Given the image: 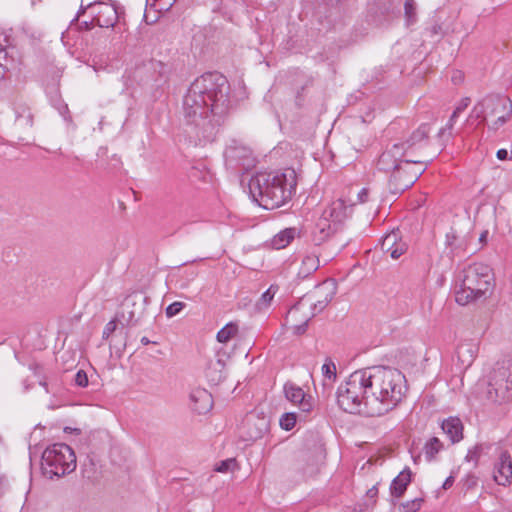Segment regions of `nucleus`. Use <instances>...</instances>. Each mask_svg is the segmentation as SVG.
Masks as SVG:
<instances>
[{
	"label": "nucleus",
	"instance_id": "f257e3e1",
	"mask_svg": "<svg viewBox=\"0 0 512 512\" xmlns=\"http://www.w3.org/2000/svg\"><path fill=\"white\" fill-rule=\"evenodd\" d=\"M404 374L386 366L354 371L337 390L339 407L351 414L382 416L394 409L407 393Z\"/></svg>",
	"mask_w": 512,
	"mask_h": 512
},
{
	"label": "nucleus",
	"instance_id": "f03ea898",
	"mask_svg": "<svg viewBox=\"0 0 512 512\" xmlns=\"http://www.w3.org/2000/svg\"><path fill=\"white\" fill-rule=\"evenodd\" d=\"M230 107L229 83L220 73H206L189 87L183 99V116L190 134L199 142L214 140Z\"/></svg>",
	"mask_w": 512,
	"mask_h": 512
},
{
	"label": "nucleus",
	"instance_id": "7ed1b4c3",
	"mask_svg": "<svg viewBox=\"0 0 512 512\" xmlns=\"http://www.w3.org/2000/svg\"><path fill=\"white\" fill-rule=\"evenodd\" d=\"M431 132L429 124H422L405 140L387 147L380 155L378 168L391 172L389 183L394 193L403 192L411 187L427 168L424 153L428 136Z\"/></svg>",
	"mask_w": 512,
	"mask_h": 512
},
{
	"label": "nucleus",
	"instance_id": "20e7f679",
	"mask_svg": "<svg viewBox=\"0 0 512 512\" xmlns=\"http://www.w3.org/2000/svg\"><path fill=\"white\" fill-rule=\"evenodd\" d=\"M297 176L293 169L283 172L258 173L248 184L252 198L265 209H276L295 193Z\"/></svg>",
	"mask_w": 512,
	"mask_h": 512
},
{
	"label": "nucleus",
	"instance_id": "39448f33",
	"mask_svg": "<svg viewBox=\"0 0 512 512\" xmlns=\"http://www.w3.org/2000/svg\"><path fill=\"white\" fill-rule=\"evenodd\" d=\"M492 287V269L483 263L471 264L457 276L455 300L460 305H467L485 296Z\"/></svg>",
	"mask_w": 512,
	"mask_h": 512
},
{
	"label": "nucleus",
	"instance_id": "423d86ee",
	"mask_svg": "<svg viewBox=\"0 0 512 512\" xmlns=\"http://www.w3.org/2000/svg\"><path fill=\"white\" fill-rule=\"evenodd\" d=\"M488 116L496 117L494 121L487 124L488 129L494 132L497 131L511 119L512 101L502 95H487L475 104L467 122L476 119L481 124Z\"/></svg>",
	"mask_w": 512,
	"mask_h": 512
},
{
	"label": "nucleus",
	"instance_id": "0eeeda50",
	"mask_svg": "<svg viewBox=\"0 0 512 512\" xmlns=\"http://www.w3.org/2000/svg\"><path fill=\"white\" fill-rule=\"evenodd\" d=\"M42 470L49 478L61 477L76 469V456L70 446L65 443H55L42 453Z\"/></svg>",
	"mask_w": 512,
	"mask_h": 512
},
{
	"label": "nucleus",
	"instance_id": "6e6552de",
	"mask_svg": "<svg viewBox=\"0 0 512 512\" xmlns=\"http://www.w3.org/2000/svg\"><path fill=\"white\" fill-rule=\"evenodd\" d=\"M493 479L502 486L512 483V456L508 450H499L494 462Z\"/></svg>",
	"mask_w": 512,
	"mask_h": 512
},
{
	"label": "nucleus",
	"instance_id": "1a4fd4ad",
	"mask_svg": "<svg viewBox=\"0 0 512 512\" xmlns=\"http://www.w3.org/2000/svg\"><path fill=\"white\" fill-rule=\"evenodd\" d=\"M94 21L102 28L113 27L118 21V10L114 3L96 0Z\"/></svg>",
	"mask_w": 512,
	"mask_h": 512
},
{
	"label": "nucleus",
	"instance_id": "9d476101",
	"mask_svg": "<svg viewBox=\"0 0 512 512\" xmlns=\"http://www.w3.org/2000/svg\"><path fill=\"white\" fill-rule=\"evenodd\" d=\"M242 429V436L245 440L255 441L262 438L267 432L268 420L265 417L250 414L246 417Z\"/></svg>",
	"mask_w": 512,
	"mask_h": 512
},
{
	"label": "nucleus",
	"instance_id": "9b49d317",
	"mask_svg": "<svg viewBox=\"0 0 512 512\" xmlns=\"http://www.w3.org/2000/svg\"><path fill=\"white\" fill-rule=\"evenodd\" d=\"M381 250L385 254H389L392 259H398L408 248L400 236L398 230H393L386 234L381 240Z\"/></svg>",
	"mask_w": 512,
	"mask_h": 512
},
{
	"label": "nucleus",
	"instance_id": "f8f14e48",
	"mask_svg": "<svg viewBox=\"0 0 512 512\" xmlns=\"http://www.w3.org/2000/svg\"><path fill=\"white\" fill-rule=\"evenodd\" d=\"M337 293V285L334 280H326L316 289L317 300L312 306V316L320 313L332 301Z\"/></svg>",
	"mask_w": 512,
	"mask_h": 512
},
{
	"label": "nucleus",
	"instance_id": "ddd939ff",
	"mask_svg": "<svg viewBox=\"0 0 512 512\" xmlns=\"http://www.w3.org/2000/svg\"><path fill=\"white\" fill-rule=\"evenodd\" d=\"M285 397L293 404H297L303 412H309L312 409L310 397H307L303 389L292 382L284 385Z\"/></svg>",
	"mask_w": 512,
	"mask_h": 512
},
{
	"label": "nucleus",
	"instance_id": "4468645a",
	"mask_svg": "<svg viewBox=\"0 0 512 512\" xmlns=\"http://www.w3.org/2000/svg\"><path fill=\"white\" fill-rule=\"evenodd\" d=\"M192 409L198 414H205L213 407V398L209 391L203 388L194 389L190 393Z\"/></svg>",
	"mask_w": 512,
	"mask_h": 512
},
{
	"label": "nucleus",
	"instance_id": "2eb2a0df",
	"mask_svg": "<svg viewBox=\"0 0 512 512\" xmlns=\"http://www.w3.org/2000/svg\"><path fill=\"white\" fill-rule=\"evenodd\" d=\"M225 154L228 159L237 162L244 168L250 167L253 163L251 150L244 146H230L226 149Z\"/></svg>",
	"mask_w": 512,
	"mask_h": 512
},
{
	"label": "nucleus",
	"instance_id": "dca6fc26",
	"mask_svg": "<svg viewBox=\"0 0 512 512\" xmlns=\"http://www.w3.org/2000/svg\"><path fill=\"white\" fill-rule=\"evenodd\" d=\"M469 103V98L463 99L460 102V104L455 108L446 126L440 129V131L438 132V138L441 140V144H444V142L450 139V137L452 136L451 131L453 129L454 122L456 121L459 114L462 113L468 107Z\"/></svg>",
	"mask_w": 512,
	"mask_h": 512
},
{
	"label": "nucleus",
	"instance_id": "f3484780",
	"mask_svg": "<svg viewBox=\"0 0 512 512\" xmlns=\"http://www.w3.org/2000/svg\"><path fill=\"white\" fill-rule=\"evenodd\" d=\"M442 430L452 443L459 442L463 437V425L459 418L450 417L442 422Z\"/></svg>",
	"mask_w": 512,
	"mask_h": 512
},
{
	"label": "nucleus",
	"instance_id": "a211bd4d",
	"mask_svg": "<svg viewBox=\"0 0 512 512\" xmlns=\"http://www.w3.org/2000/svg\"><path fill=\"white\" fill-rule=\"evenodd\" d=\"M445 248L451 257L458 256L466 249V241L456 234L454 230L449 231L445 236Z\"/></svg>",
	"mask_w": 512,
	"mask_h": 512
},
{
	"label": "nucleus",
	"instance_id": "6ab92c4d",
	"mask_svg": "<svg viewBox=\"0 0 512 512\" xmlns=\"http://www.w3.org/2000/svg\"><path fill=\"white\" fill-rule=\"evenodd\" d=\"M512 398V371L509 372L504 386L499 385V388H493L488 390V399L491 401L506 400Z\"/></svg>",
	"mask_w": 512,
	"mask_h": 512
},
{
	"label": "nucleus",
	"instance_id": "aec40b11",
	"mask_svg": "<svg viewBox=\"0 0 512 512\" xmlns=\"http://www.w3.org/2000/svg\"><path fill=\"white\" fill-rule=\"evenodd\" d=\"M410 481L411 471L409 469L400 472V474L394 478L390 486L391 495L395 497H401L404 494Z\"/></svg>",
	"mask_w": 512,
	"mask_h": 512
},
{
	"label": "nucleus",
	"instance_id": "412c9836",
	"mask_svg": "<svg viewBox=\"0 0 512 512\" xmlns=\"http://www.w3.org/2000/svg\"><path fill=\"white\" fill-rule=\"evenodd\" d=\"M300 312V305H294L287 313L286 316V323L292 324V330L295 335H303L308 327V322L310 318H306L302 323L296 324V321L298 319V314Z\"/></svg>",
	"mask_w": 512,
	"mask_h": 512
},
{
	"label": "nucleus",
	"instance_id": "4be33fe9",
	"mask_svg": "<svg viewBox=\"0 0 512 512\" xmlns=\"http://www.w3.org/2000/svg\"><path fill=\"white\" fill-rule=\"evenodd\" d=\"M337 226L332 224L328 217H321L316 224L315 241L319 244L336 232Z\"/></svg>",
	"mask_w": 512,
	"mask_h": 512
},
{
	"label": "nucleus",
	"instance_id": "5701e85b",
	"mask_svg": "<svg viewBox=\"0 0 512 512\" xmlns=\"http://www.w3.org/2000/svg\"><path fill=\"white\" fill-rule=\"evenodd\" d=\"M143 315V307L140 304L136 308V303H130V300H127L123 305L122 317L127 321L128 324H136L139 322Z\"/></svg>",
	"mask_w": 512,
	"mask_h": 512
},
{
	"label": "nucleus",
	"instance_id": "b1692460",
	"mask_svg": "<svg viewBox=\"0 0 512 512\" xmlns=\"http://www.w3.org/2000/svg\"><path fill=\"white\" fill-rule=\"evenodd\" d=\"M297 234L298 231L296 228H286L273 237L272 245L276 249L285 248Z\"/></svg>",
	"mask_w": 512,
	"mask_h": 512
},
{
	"label": "nucleus",
	"instance_id": "393cba45",
	"mask_svg": "<svg viewBox=\"0 0 512 512\" xmlns=\"http://www.w3.org/2000/svg\"><path fill=\"white\" fill-rule=\"evenodd\" d=\"M322 217H328L332 224L339 226L344 217V205L341 201L333 202L332 205L323 212Z\"/></svg>",
	"mask_w": 512,
	"mask_h": 512
},
{
	"label": "nucleus",
	"instance_id": "a878e982",
	"mask_svg": "<svg viewBox=\"0 0 512 512\" xmlns=\"http://www.w3.org/2000/svg\"><path fill=\"white\" fill-rule=\"evenodd\" d=\"M456 353L461 364L469 367L475 358V347L471 344H460Z\"/></svg>",
	"mask_w": 512,
	"mask_h": 512
},
{
	"label": "nucleus",
	"instance_id": "bb28decb",
	"mask_svg": "<svg viewBox=\"0 0 512 512\" xmlns=\"http://www.w3.org/2000/svg\"><path fill=\"white\" fill-rule=\"evenodd\" d=\"M238 330L239 328L236 322H229L218 331L216 339L219 343H228L232 338H234L237 335Z\"/></svg>",
	"mask_w": 512,
	"mask_h": 512
},
{
	"label": "nucleus",
	"instance_id": "cd10ccee",
	"mask_svg": "<svg viewBox=\"0 0 512 512\" xmlns=\"http://www.w3.org/2000/svg\"><path fill=\"white\" fill-rule=\"evenodd\" d=\"M443 445L437 437H432L424 446V454L427 460L431 461L435 455L442 449Z\"/></svg>",
	"mask_w": 512,
	"mask_h": 512
},
{
	"label": "nucleus",
	"instance_id": "c85d7f7f",
	"mask_svg": "<svg viewBox=\"0 0 512 512\" xmlns=\"http://www.w3.org/2000/svg\"><path fill=\"white\" fill-rule=\"evenodd\" d=\"M319 267V259L315 255H307L302 260V266L300 273L304 276H308L312 272L316 271Z\"/></svg>",
	"mask_w": 512,
	"mask_h": 512
},
{
	"label": "nucleus",
	"instance_id": "c756f323",
	"mask_svg": "<svg viewBox=\"0 0 512 512\" xmlns=\"http://www.w3.org/2000/svg\"><path fill=\"white\" fill-rule=\"evenodd\" d=\"M276 290L273 286L268 288L260 297V299L256 303V307L258 310L266 309L270 306L271 301L274 298Z\"/></svg>",
	"mask_w": 512,
	"mask_h": 512
},
{
	"label": "nucleus",
	"instance_id": "7c9ffc66",
	"mask_svg": "<svg viewBox=\"0 0 512 512\" xmlns=\"http://www.w3.org/2000/svg\"><path fill=\"white\" fill-rule=\"evenodd\" d=\"M296 420H297V416L295 413H292V412L285 413L281 416V418L279 420V424L282 429L289 431L294 428V426L296 424Z\"/></svg>",
	"mask_w": 512,
	"mask_h": 512
},
{
	"label": "nucleus",
	"instance_id": "2f4dec72",
	"mask_svg": "<svg viewBox=\"0 0 512 512\" xmlns=\"http://www.w3.org/2000/svg\"><path fill=\"white\" fill-rule=\"evenodd\" d=\"M372 191L369 187H363L356 193V200H352V205L364 204L372 200Z\"/></svg>",
	"mask_w": 512,
	"mask_h": 512
},
{
	"label": "nucleus",
	"instance_id": "473e14b6",
	"mask_svg": "<svg viewBox=\"0 0 512 512\" xmlns=\"http://www.w3.org/2000/svg\"><path fill=\"white\" fill-rule=\"evenodd\" d=\"M323 376L328 379L334 381L336 379V366L331 359H327L323 364L322 368Z\"/></svg>",
	"mask_w": 512,
	"mask_h": 512
},
{
	"label": "nucleus",
	"instance_id": "72a5a7b5",
	"mask_svg": "<svg viewBox=\"0 0 512 512\" xmlns=\"http://www.w3.org/2000/svg\"><path fill=\"white\" fill-rule=\"evenodd\" d=\"M423 502L424 500L422 498H415L413 500L403 502L401 504V508H403L405 512H417L421 509Z\"/></svg>",
	"mask_w": 512,
	"mask_h": 512
},
{
	"label": "nucleus",
	"instance_id": "f704fd0d",
	"mask_svg": "<svg viewBox=\"0 0 512 512\" xmlns=\"http://www.w3.org/2000/svg\"><path fill=\"white\" fill-rule=\"evenodd\" d=\"M482 450L483 446L480 444L473 446L471 449L468 450L465 460L468 462H473L476 465L479 461Z\"/></svg>",
	"mask_w": 512,
	"mask_h": 512
},
{
	"label": "nucleus",
	"instance_id": "c9c22d12",
	"mask_svg": "<svg viewBox=\"0 0 512 512\" xmlns=\"http://www.w3.org/2000/svg\"><path fill=\"white\" fill-rule=\"evenodd\" d=\"M185 303L184 302H179V301H176V302H173L172 304H170L166 310H165V313H166V316L168 318H171V317H174L176 316L177 314H179L182 309L185 307Z\"/></svg>",
	"mask_w": 512,
	"mask_h": 512
},
{
	"label": "nucleus",
	"instance_id": "e433bc0d",
	"mask_svg": "<svg viewBox=\"0 0 512 512\" xmlns=\"http://www.w3.org/2000/svg\"><path fill=\"white\" fill-rule=\"evenodd\" d=\"M404 9H405V15L407 17V20L409 22H413L415 20V16H416V5H415L414 0H406Z\"/></svg>",
	"mask_w": 512,
	"mask_h": 512
},
{
	"label": "nucleus",
	"instance_id": "4c0bfd02",
	"mask_svg": "<svg viewBox=\"0 0 512 512\" xmlns=\"http://www.w3.org/2000/svg\"><path fill=\"white\" fill-rule=\"evenodd\" d=\"M95 6H96V1H93V2H90L88 4H84L83 1H81V4H80V7H79V10L75 16V18L72 20V23L73 22H78L79 18L87 11V10H91L92 11V14H94V9H95Z\"/></svg>",
	"mask_w": 512,
	"mask_h": 512
},
{
	"label": "nucleus",
	"instance_id": "58836bf2",
	"mask_svg": "<svg viewBox=\"0 0 512 512\" xmlns=\"http://www.w3.org/2000/svg\"><path fill=\"white\" fill-rule=\"evenodd\" d=\"M236 466V460L234 458L226 459L222 461L215 470L217 472L226 473L230 470H233V468Z\"/></svg>",
	"mask_w": 512,
	"mask_h": 512
},
{
	"label": "nucleus",
	"instance_id": "ea45409f",
	"mask_svg": "<svg viewBox=\"0 0 512 512\" xmlns=\"http://www.w3.org/2000/svg\"><path fill=\"white\" fill-rule=\"evenodd\" d=\"M7 52L0 44V80L4 79L7 69Z\"/></svg>",
	"mask_w": 512,
	"mask_h": 512
},
{
	"label": "nucleus",
	"instance_id": "a19ab883",
	"mask_svg": "<svg viewBox=\"0 0 512 512\" xmlns=\"http://www.w3.org/2000/svg\"><path fill=\"white\" fill-rule=\"evenodd\" d=\"M74 382L79 387H86L88 385V376L84 370H79L74 377Z\"/></svg>",
	"mask_w": 512,
	"mask_h": 512
},
{
	"label": "nucleus",
	"instance_id": "79ce46f5",
	"mask_svg": "<svg viewBox=\"0 0 512 512\" xmlns=\"http://www.w3.org/2000/svg\"><path fill=\"white\" fill-rule=\"evenodd\" d=\"M117 324L115 320L109 321L103 330L102 337L103 339H108L109 336L116 330Z\"/></svg>",
	"mask_w": 512,
	"mask_h": 512
},
{
	"label": "nucleus",
	"instance_id": "37998d69",
	"mask_svg": "<svg viewBox=\"0 0 512 512\" xmlns=\"http://www.w3.org/2000/svg\"><path fill=\"white\" fill-rule=\"evenodd\" d=\"M95 25H97L94 21V17L91 21H82L78 24V29L80 31H89L91 30Z\"/></svg>",
	"mask_w": 512,
	"mask_h": 512
},
{
	"label": "nucleus",
	"instance_id": "c03bdc74",
	"mask_svg": "<svg viewBox=\"0 0 512 512\" xmlns=\"http://www.w3.org/2000/svg\"><path fill=\"white\" fill-rule=\"evenodd\" d=\"M17 122L19 124H21L22 122H24L25 124L27 125H32V122H33V116L32 114L28 111L27 115H20L18 114L17 115V118H16Z\"/></svg>",
	"mask_w": 512,
	"mask_h": 512
},
{
	"label": "nucleus",
	"instance_id": "a18cd8bd",
	"mask_svg": "<svg viewBox=\"0 0 512 512\" xmlns=\"http://www.w3.org/2000/svg\"><path fill=\"white\" fill-rule=\"evenodd\" d=\"M158 2L159 9L169 10L177 0H156Z\"/></svg>",
	"mask_w": 512,
	"mask_h": 512
},
{
	"label": "nucleus",
	"instance_id": "49530a36",
	"mask_svg": "<svg viewBox=\"0 0 512 512\" xmlns=\"http://www.w3.org/2000/svg\"><path fill=\"white\" fill-rule=\"evenodd\" d=\"M452 81L455 83V84H459L462 82L463 80V75H462V72L461 71H455L451 77Z\"/></svg>",
	"mask_w": 512,
	"mask_h": 512
},
{
	"label": "nucleus",
	"instance_id": "de8ad7c7",
	"mask_svg": "<svg viewBox=\"0 0 512 512\" xmlns=\"http://www.w3.org/2000/svg\"><path fill=\"white\" fill-rule=\"evenodd\" d=\"M496 156L499 160H507L509 153L506 149H499L496 153Z\"/></svg>",
	"mask_w": 512,
	"mask_h": 512
},
{
	"label": "nucleus",
	"instance_id": "09e8293b",
	"mask_svg": "<svg viewBox=\"0 0 512 512\" xmlns=\"http://www.w3.org/2000/svg\"><path fill=\"white\" fill-rule=\"evenodd\" d=\"M453 482H454L453 476H449L448 478H446V480L444 481V483L442 485L443 489L450 488L453 485Z\"/></svg>",
	"mask_w": 512,
	"mask_h": 512
},
{
	"label": "nucleus",
	"instance_id": "8fccbe9b",
	"mask_svg": "<svg viewBox=\"0 0 512 512\" xmlns=\"http://www.w3.org/2000/svg\"><path fill=\"white\" fill-rule=\"evenodd\" d=\"M378 493V489L376 486H373L372 488H370L368 491H367V496L370 497V498H373L377 495Z\"/></svg>",
	"mask_w": 512,
	"mask_h": 512
},
{
	"label": "nucleus",
	"instance_id": "3c124183",
	"mask_svg": "<svg viewBox=\"0 0 512 512\" xmlns=\"http://www.w3.org/2000/svg\"><path fill=\"white\" fill-rule=\"evenodd\" d=\"M141 343L143 345H148V344L151 343V341L147 337L144 336V337L141 338Z\"/></svg>",
	"mask_w": 512,
	"mask_h": 512
},
{
	"label": "nucleus",
	"instance_id": "603ef678",
	"mask_svg": "<svg viewBox=\"0 0 512 512\" xmlns=\"http://www.w3.org/2000/svg\"><path fill=\"white\" fill-rule=\"evenodd\" d=\"M40 385L43 386L46 389L47 392H49L48 387H47V383L45 381H41Z\"/></svg>",
	"mask_w": 512,
	"mask_h": 512
}]
</instances>
